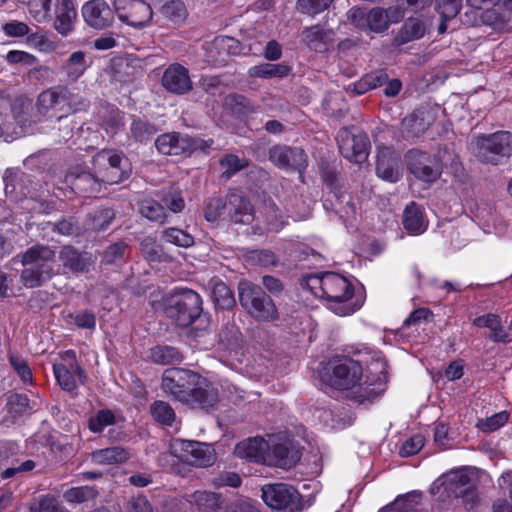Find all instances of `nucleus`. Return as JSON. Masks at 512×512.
Returning <instances> with one entry per match:
<instances>
[{
  "label": "nucleus",
  "mask_w": 512,
  "mask_h": 512,
  "mask_svg": "<svg viewBox=\"0 0 512 512\" xmlns=\"http://www.w3.org/2000/svg\"><path fill=\"white\" fill-rule=\"evenodd\" d=\"M161 387L173 399L192 409L208 411L219 401L218 389L206 378L187 369H166Z\"/></svg>",
  "instance_id": "nucleus-1"
},
{
  "label": "nucleus",
  "mask_w": 512,
  "mask_h": 512,
  "mask_svg": "<svg viewBox=\"0 0 512 512\" xmlns=\"http://www.w3.org/2000/svg\"><path fill=\"white\" fill-rule=\"evenodd\" d=\"M308 285L316 296L327 301L328 308L336 315L347 316L359 309V306L353 302L352 283L338 273L325 272L310 276Z\"/></svg>",
  "instance_id": "nucleus-2"
},
{
  "label": "nucleus",
  "mask_w": 512,
  "mask_h": 512,
  "mask_svg": "<svg viewBox=\"0 0 512 512\" xmlns=\"http://www.w3.org/2000/svg\"><path fill=\"white\" fill-rule=\"evenodd\" d=\"M18 257L25 266L20 280L26 288L40 287L56 274V252L47 245L36 244Z\"/></svg>",
  "instance_id": "nucleus-3"
},
{
  "label": "nucleus",
  "mask_w": 512,
  "mask_h": 512,
  "mask_svg": "<svg viewBox=\"0 0 512 512\" xmlns=\"http://www.w3.org/2000/svg\"><path fill=\"white\" fill-rule=\"evenodd\" d=\"M238 294L241 306L256 320L268 322L279 318L274 301L260 286L241 281Z\"/></svg>",
  "instance_id": "nucleus-4"
},
{
  "label": "nucleus",
  "mask_w": 512,
  "mask_h": 512,
  "mask_svg": "<svg viewBox=\"0 0 512 512\" xmlns=\"http://www.w3.org/2000/svg\"><path fill=\"white\" fill-rule=\"evenodd\" d=\"M201 312V298L199 294L190 289H184L165 301V315L179 327L190 326Z\"/></svg>",
  "instance_id": "nucleus-5"
},
{
  "label": "nucleus",
  "mask_w": 512,
  "mask_h": 512,
  "mask_svg": "<svg viewBox=\"0 0 512 512\" xmlns=\"http://www.w3.org/2000/svg\"><path fill=\"white\" fill-rule=\"evenodd\" d=\"M473 154L482 162L497 164L501 157L508 156L512 150L511 135L498 131L491 135L474 137L470 142Z\"/></svg>",
  "instance_id": "nucleus-6"
},
{
  "label": "nucleus",
  "mask_w": 512,
  "mask_h": 512,
  "mask_svg": "<svg viewBox=\"0 0 512 512\" xmlns=\"http://www.w3.org/2000/svg\"><path fill=\"white\" fill-rule=\"evenodd\" d=\"M126 157L120 151L103 149L92 160L93 171L102 184H117L128 177Z\"/></svg>",
  "instance_id": "nucleus-7"
},
{
  "label": "nucleus",
  "mask_w": 512,
  "mask_h": 512,
  "mask_svg": "<svg viewBox=\"0 0 512 512\" xmlns=\"http://www.w3.org/2000/svg\"><path fill=\"white\" fill-rule=\"evenodd\" d=\"M262 499L270 508L280 512H299L303 508L299 492L285 483L264 485Z\"/></svg>",
  "instance_id": "nucleus-8"
},
{
  "label": "nucleus",
  "mask_w": 512,
  "mask_h": 512,
  "mask_svg": "<svg viewBox=\"0 0 512 512\" xmlns=\"http://www.w3.org/2000/svg\"><path fill=\"white\" fill-rule=\"evenodd\" d=\"M170 452L180 460L198 467L210 466L215 460L212 447L198 441L174 439L170 443Z\"/></svg>",
  "instance_id": "nucleus-9"
},
{
  "label": "nucleus",
  "mask_w": 512,
  "mask_h": 512,
  "mask_svg": "<svg viewBox=\"0 0 512 512\" xmlns=\"http://www.w3.org/2000/svg\"><path fill=\"white\" fill-rule=\"evenodd\" d=\"M269 450H266L265 464L280 468H290L300 459V452L285 435H269Z\"/></svg>",
  "instance_id": "nucleus-10"
},
{
  "label": "nucleus",
  "mask_w": 512,
  "mask_h": 512,
  "mask_svg": "<svg viewBox=\"0 0 512 512\" xmlns=\"http://www.w3.org/2000/svg\"><path fill=\"white\" fill-rule=\"evenodd\" d=\"M336 139L339 151L344 158L354 163H362L367 159L370 141L366 134L354 133L348 128H342Z\"/></svg>",
  "instance_id": "nucleus-11"
},
{
  "label": "nucleus",
  "mask_w": 512,
  "mask_h": 512,
  "mask_svg": "<svg viewBox=\"0 0 512 512\" xmlns=\"http://www.w3.org/2000/svg\"><path fill=\"white\" fill-rule=\"evenodd\" d=\"M473 10H481V20L489 26H502L512 17V0H465Z\"/></svg>",
  "instance_id": "nucleus-12"
},
{
  "label": "nucleus",
  "mask_w": 512,
  "mask_h": 512,
  "mask_svg": "<svg viewBox=\"0 0 512 512\" xmlns=\"http://www.w3.org/2000/svg\"><path fill=\"white\" fill-rule=\"evenodd\" d=\"M114 8L120 21L138 29L147 26L153 17L152 8L143 0H115Z\"/></svg>",
  "instance_id": "nucleus-13"
},
{
  "label": "nucleus",
  "mask_w": 512,
  "mask_h": 512,
  "mask_svg": "<svg viewBox=\"0 0 512 512\" xmlns=\"http://www.w3.org/2000/svg\"><path fill=\"white\" fill-rule=\"evenodd\" d=\"M204 144L203 140L175 132L162 134L155 141V146L161 154L174 156H188L198 149H204Z\"/></svg>",
  "instance_id": "nucleus-14"
},
{
  "label": "nucleus",
  "mask_w": 512,
  "mask_h": 512,
  "mask_svg": "<svg viewBox=\"0 0 512 512\" xmlns=\"http://www.w3.org/2000/svg\"><path fill=\"white\" fill-rule=\"evenodd\" d=\"M407 165L409 171L424 182L436 181L442 172L439 160L435 156L420 150L408 152Z\"/></svg>",
  "instance_id": "nucleus-15"
},
{
  "label": "nucleus",
  "mask_w": 512,
  "mask_h": 512,
  "mask_svg": "<svg viewBox=\"0 0 512 512\" xmlns=\"http://www.w3.org/2000/svg\"><path fill=\"white\" fill-rule=\"evenodd\" d=\"M361 378L362 367L359 362L343 358L335 362L329 382L337 389H351L359 384Z\"/></svg>",
  "instance_id": "nucleus-16"
},
{
  "label": "nucleus",
  "mask_w": 512,
  "mask_h": 512,
  "mask_svg": "<svg viewBox=\"0 0 512 512\" xmlns=\"http://www.w3.org/2000/svg\"><path fill=\"white\" fill-rule=\"evenodd\" d=\"M38 113L47 118L61 120L66 115L64 85H57L41 92L37 99Z\"/></svg>",
  "instance_id": "nucleus-17"
},
{
  "label": "nucleus",
  "mask_w": 512,
  "mask_h": 512,
  "mask_svg": "<svg viewBox=\"0 0 512 512\" xmlns=\"http://www.w3.org/2000/svg\"><path fill=\"white\" fill-rule=\"evenodd\" d=\"M115 13L105 0H90L82 6L84 21L88 26L97 30L111 27Z\"/></svg>",
  "instance_id": "nucleus-18"
},
{
  "label": "nucleus",
  "mask_w": 512,
  "mask_h": 512,
  "mask_svg": "<svg viewBox=\"0 0 512 512\" xmlns=\"http://www.w3.org/2000/svg\"><path fill=\"white\" fill-rule=\"evenodd\" d=\"M269 159L279 168L301 170L306 167L307 158L300 148L276 145L269 150Z\"/></svg>",
  "instance_id": "nucleus-19"
},
{
  "label": "nucleus",
  "mask_w": 512,
  "mask_h": 512,
  "mask_svg": "<svg viewBox=\"0 0 512 512\" xmlns=\"http://www.w3.org/2000/svg\"><path fill=\"white\" fill-rule=\"evenodd\" d=\"M33 110L34 106L30 100L18 99L15 101L12 107V113L9 117V120L13 123L17 131L14 138L28 132L33 124L41 121L43 116L38 112L34 116L31 115Z\"/></svg>",
  "instance_id": "nucleus-20"
},
{
  "label": "nucleus",
  "mask_w": 512,
  "mask_h": 512,
  "mask_svg": "<svg viewBox=\"0 0 512 512\" xmlns=\"http://www.w3.org/2000/svg\"><path fill=\"white\" fill-rule=\"evenodd\" d=\"M161 82L167 91L177 95H183L192 90L189 71L180 64L170 65L164 71Z\"/></svg>",
  "instance_id": "nucleus-21"
},
{
  "label": "nucleus",
  "mask_w": 512,
  "mask_h": 512,
  "mask_svg": "<svg viewBox=\"0 0 512 512\" xmlns=\"http://www.w3.org/2000/svg\"><path fill=\"white\" fill-rule=\"evenodd\" d=\"M53 371L60 387L67 392H75L78 384H84L87 375L78 362L72 365L54 364Z\"/></svg>",
  "instance_id": "nucleus-22"
},
{
  "label": "nucleus",
  "mask_w": 512,
  "mask_h": 512,
  "mask_svg": "<svg viewBox=\"0 0 512 512\" xmlns=\"http://www.w3.org/2000/svg\"><path fill=\"white\" fill-rule=\"evenodd\" d=\"M399 155L390 147H381L378 150L376 174L385 181L395 183L400 179Z\"/></svg>",
  "instance_id": "nucleus-23"
},
{
  "label": "nucleus",
  "mask_w": 512,
  "mask_h": 512,
  "mask_svg": "<svg viewBox=\"0 0 512 512\" xmlns=\"http://www.w3.org/2000/svg\"><path fill=\"white\" fill-rule=\"evenodd\" d=\"M267 442L262 437L245 439L235 446L234 454L241 459L265 464L266 450H269Z\"/></svg>",
  "instance_id": "nucleus-24"
},
{
  "label": "nucleus",
  "mask_w": 512,
  "mask_h": 512,
  "mask_svg": "<svg viewBox=\"0 0 512 512\" xmlns=\"http://www.w3.org/2000/svg\"><path fill=\"white\" fill-rule=\"evenodd\" d=\"M434 121L428 110H417L405 117L401 123V132L405 138H415L423 135Z\"/></svg>",
  "instance_id": "nucleus-25"
},
{
  "label": "nucleus",
  "mask_w": 512,
  "mask_h": 512,
  "mask_svg": "<svg viewBox=\"0 0 512 512\" xmlns=\"http://www.w3.org/2000/svg\"><path fill=\"white\" fill-rule=\"evenodd\" d=\"M227 211L230 220L235 224L249 225L254 220V209L242 195L231 193L227 197Z\"/></svg>",
  "instance_id": "nucleus-26"
},
{
  "label": "nucleus",
  "mask_w": 512,
  "mask_h": 512,
  "mask_svg": "<svg viewBox=\"0 0 512 512\" xmlns=\"http://www.w3.org/2000/svg\"><path fill=\"white\" fill-rule=\"evenodd\" d=\"M66 180L75 191L89 197L99 193L102 186V182L96 177L94 171L92 173L86 171L71 172L67 175Z\"/></svg>",
  "instance_id": "nucleus-27"
},
{
  "label": "nucleus",
  "mask_w": 512,
  "mask_h": 512,
  "mask_svg": "<svg viewBox=\"0 0 512 512\" xmlns=\"http://www.w3.org/2000/svg\"><path fill=\"white\" fill-rule=\"evenodd\" d=\"M128 449L121 446H112L98 449L91 453V460L97 465H117L130 459Z\"/></svg>",
  "instance_id": "nucleus-28"
},
{
  "label": "nucleus",
  "mask_w": 512,
  "mask_h": 512,
  "mask_svg": "<svg viewBox=\"0 0 512 512\" xmlns=\"http://www.w3.org/2000/svg\"><path fill=\"white\" fill-rule=\"evenodd\" d=\"M77 16L72 0H62L56 9L55 29L62 35H67L73 28Z\"/></svg>",
  "instance_id": "nucleus-29"
},
{
  "label": "nucleus",
  "mask_w": 512,
  "mask_h": 512,
  "mask_svg": "<svg viewBox=\"0 0 512 512\" xmlns=\"http://www.w3.org/2000/svg\"><path fill=\"white\" fill-rule=\"evenodd\" d=\"M403 226L411 235H419L426 230L427 224L423 214L415 202H411L403 213Z\"/></svg>",
  "instance_id": "nucleus-30"
},
{
  "label": "nucleus",
  "mask_w": 512,
  "mask_h": 512,
  "mask_svg": "<svg viewBox=\"0 0 512 512\" xmlns=\"http://www.w3.org/2000/svg\"><path fill=\"white\" fill-rule=\"evenodd\" d=\"M115 218V212L111 208H98L88 213L85 220L87 230L93 232L105 231Z\"/></svg>",
  "instance_id": "nucleus-31"
},
{
  "label": "nucleus",
  "mask_w": 512,
  "mask_h": 512,
  "mask_svg": "<svg viewBox=\"0 0 512 512\" xmlns=\"http://www.w3.org/2000/svg\"><path fill=\"white\" fill-rule=\"evenodd\" d=\"M59 258L63 266L74 273L85 272L90 266L89 259L70 246L60 251Z\"/></svg>",
  "instance_id": "nucleus-32"
},
{
  "label": "nucleus",
  "mask_w": 512,
  "mask_h": 512,
  "mask_svg": "<svg viewBox=\"0 0 512 512\" xmlns=\"http://www.w3.org/2000/svg\"><path fill=\"white\" fill-rule=\"evenodd\" d=\"M426 28L423 22L417 18H409L406 20L394 41L397 45L420 39L425 34Z\"/></svg>",
  "instance_id": "nucleus-33"
},
{
  "label": "nucleus",
  "mask_w": 512,
  "mask_h": 512,
  "mask_svg": "<svg viewBox=\"0 0 512 512\" xmlns=\"http://www.w3.org/2000/svg\"><path fill=\"white\" fill-rule=\"evenodd\" d=\"M158 132L157 127L146 119L133 117L130 124V137L139 143L150 141Z\"/></svg>",
  "instance_id": "nucleus-34"
},
{
  "label": "nucleus",
  "mask_w": 512,
  "mask_h": 512,
  "mask_svg": "<svg viewBox=\"0 0 512 512\" xmlns=\"http://www.w3.org/2000/svg\"><path fill=\"white\" fill-rule=\"evenodd\" d=\"M87 67L86 54L83 51H75L69 56L63 70L69 82H76L84 74Z\"/></svg>",
  "instance_id": "nucleus-35"
},
{
  "label": "nucleus",
  "mask_w": 512,
  "mask_h": 512,
  "mask_svg": "<svg viewBox=\"0 0 512 512\" xmlns=\"http://www.w3.org/2000/svg\"><path fill=\"white\" fill-rule=\"evenodd\" d=\"M12 107L10 100L0 95V137H3L5 141L14 139L15 133H17L13 123L9 120L8 112H12Z\"/></svg>",
  "instance_id": "nucleus-36"
},
{
  "label": "nucleus",
  "mask_w": 512,
  "mask_h": 512,
  "mask_svg": "<svg viewBox=\"0 0 512 512\" xmlns=\"http://www.w3.org/2000/svg\"><path fill=\"white\" fill-rule=\"evenodd\" d=\"M189 502L204 511H216L221 506V497L214 492L195 491L190 495Z\"/></svg>",
  "instance_id": "nucleus-37"
},
{
  "label": "nucleus",
  "mask_w": 512,
  "mask_h": 512,
  "mask_svg": "<svg viewBox=\"0 0 512 512\" xmlns=\"http://www.w3.org/2000/svg\"><path fill=\"white\" fill-rule=\"evenodd\" d=\"M150 357L153 362L161 365L177 364L182 361V354L171 346H156L151 349Z\"/></svg>",
  "instance_id": "nucleus-38"
},
{
  "label": "nucleus",
  "mask_w": 512,
  "mask_h": 512,
  "mask_svg": "<svg viewBox=\"0 0 512 512\" xmlns=\"http://www.w3.org/2000/svg\"><path fill=\"white\" fill-rule=\"evenodd\" d=\"M150 412L156 422L167 426H171L176 417L175 411L171 405L161 400L151 404Z\"/></svg>",
  "instance_id": "nucleus-39"
},
{
  "label": "nucleus",
  "mask_w": 512,
  "mask_h": 512,
  "mask_svg": "<svg viewBox=\"0 0 512 512\" xmlns=\"http://www.w3.org/2000/svg\"><path fill=\"white\" fill-rule=\"evenodd\" d=\"M212 298L216 306L221 309H229L235 304V298L231 289L223 282L214 285Z\"/></svg>",
  "instance_id": "nucleus-40"
},
{
  "label": "nucleus",
  "mask_w": 512,
  "mask_h": 512,
  "mask_svg": "<svg viewBox=\"0 0 512 512\" xmlns=\"http://www.w3.org/2000/svg\"><path fill=\"white\" fill-rule=\"evenodd\" d=\"M64 94L66 104V115L84 111L89 107L90 102L88 99L80 95L78 92L69 89L67 86H64Z\"/></svg>",
  "instance_id": "nucleus-41"
},
{
  "label": "nucleus",
  "mask_w": 512,
  "mask_h": 512,
  "mask_svg": "<svg viewBox=\"0 0 512 512\" xmlns=\"http://www.w3.org/2000/svg\"><path fill=\"white\" fill-rule=\"evenodd\" d=\"M140 213L151 221L164 223L166 220L164 207L152 199H146L141 202Z\"/></svg>",
  "instance_id": "nucleus-42"
},
{
  "label": "nucleus",
  "mask_w": 512,
  "mask_h": 512,
  "mask_svg": "<svg viewBox=\"0 0 512 512\" xmlns=\"http://www.w3.org/2000/svg\"><path fill=\"white\" fill-rule=\"evenodd\" d=\"M471 476L467 470L461 469L453 471L447 475V488L455 496L461 489L472 487Z\"/></svg>",
  "instance_id": "nucleus-43"
},
{
  "label": "nucleus",
  "mask_w": 512,
  "mask_h": 512,
  "mask_svg": "<svg viewBox=\"0 0 512 512\" xmlns=\"http://www.w3.org/2000/svg\"><path fill=\"white\" fill-rule=\"evenodd\" d=\"M161 13L174 23H181L187 17L186 7L180 0H171L165 3L161 8Z\"/></svg>",
  "instance_id": "nucleus-44"
},
{
  "label": "nucleus",
  "mask_w": 512,
  "mask_h": 512,
  "mask_svg": "<svg viewBox=\"0 0 512 512\" xmlns=\"http://www.w3.org/2000/svg\"><path fill=\"white\" fill-rule=\"evenodd\" d=\"M367 27L376 33L383 32L388 29L387 13L381 7H375L368 12Z\"/></svg>",
  "instance_id": "nucleus-45"
},
{
  "label": "nucleus",
  "mask_w": 512,
  "mask_h": 512,
  "mask_svg": "<svg viewBox=\"0 0 512 512\" xmlns=\"http://www.w3.org/2000/svg\"><path fill=\"white\" fill-rule=\"evenodd\" d=\"M98 492L91 486L73 487L67 490L64 494L65 499L71 503H83L93 500Z\"/></svg>",
  "instance_id": "nucleus-46"
},
{
  "label": "nucleus",
  "mask_w": 512,
  "mask_h": 512,
  "mask_svg": "<svg viewBox=\"0 0 512 512\" xmlns=\"http://www.w3.org/2000/svg\"><path fill=\"white\" fill-rule=\"evenodd\" d=\"M115 416L108 409L99 410L94 416L90 417L88 426L94 433L102 432L107 426L113 425Z\"/></svg>",
  "instance_id": "nucleus-47"
},
{
  "label": "nucleus",
  "mask_w": 512,
  "mask_h": 512,
  "mask_svg": "<svg viewBox=\"0 0 512 512\" xmlns=\"http://www.w3.org/2000/svg\"><path fill=\"white\" fill-rule=\"evenodd\" d=\"M163 238L168 243L184 248L194 244V238L184 230L178 228H168L164 230Z\"/></svg>",
  "instance_id": "nucleus-48"
},
{
  "label": "nucleus",
  "mask_w": 512,
  "mask_h": 512,
  "mask_svg": "<svg viewBox=\"0 0 512 512\" xmlns=\"http://www.w3.org/2000/svg\"><path fill=\"white\" fill-rule=\"evenodd\" d=\"M509 415L502 411L485 419H479L476 427L484 433H491L502 427L508 421Z\"/></svg>",
  "instance_id": "nucleus-49"
},
{
  "label": "nucleus",
  "mask_w": 512,
  "mask_h": 512,
  "mask_svg": "<svg viewBox=\"0 0 512 512\" xmlns=\"http://www.w3.org/2000/svg\"><path fill=\"white\" fill-rule=\"evenodd\" d=\"M462 7V0H437L436 9L444 20L453 19Z\"/></svg>",
  "instance_id": "nucleus-50"
},
{
  "label": "nucleus",
  "mask_w": 512,
  "mask_h": 512,
  "mask_svg": "<svg viewBox=\"0 0 512 512\" xmlns=\"http://www.w3.org/2000/svg\"><path fill=\"white\" fill-rule=\"evenodd\" d=\"M29 512H62V509L54 497L45 495L30 506Z\"/></svg>",
  "instance_id": "nucleus-51"
},
{
  "label": "nucleus",
  "mask_w": 512,
  "mask_h": 512,
  "mask_svg": "<svg viewBox=\"0 0 512 512\" xmlns=\"http://www.w3.org/2000/svg\"><path fill=\"white\" fill-rule=\"evenodd\" d=\"M333 0H298L297 5L302 13L316 15L326 10Z\"/></svg>",
  "instance_id": "nucleus-52"
},
{
  "label": "nucleus",
  "mask_w": 512,
  "mask_h": 512,
  "mask_svg": "<svg viewBox=\"0 0 512 512\" xmlns=\"http://www.w3.org/2000/svg\"><path fill=\"white\" fill-rule=\"evenodd\" d=\"M220 165L225 169L223 174L229 178L234 173L245 168L247 162L244 159H239L236 155L228 154L220 160Z\"/></svg>",
  "instance_id": "nucleus-53"
},
{
  "label": "nucleus",
  "mask_w": 512,
  "mask_h": 512,
  "mask_svg": "<svg viewBox=\"0 0 512 512\" xmlns=\"http://www.w3.org/2000/svg\"><path fill=\"white\" fill-rule=\"evenodd\" d=\"M227 210V201L221 198H212L206 205L205 218L209 222L216 221Z\"/></svg>",
  "instance_id": "nucleus-54"
},
{
  "label": "nucleus",
  "mask_w": 512,
  "mask_h": 512,
  "mask_svg": "<svg viewBox=\"0 0 512 512\" xmlns=\"http://www.w3.org/2000/svg\"><path fill=\"white\" fill-rule=\"evenodd\" d=\"M127 245L124 242H117L105 249L102 261L106 264H113L124 257Z\"/></svg>",
  "instance_id": "nucleus-55"
},
{
  "label": "nucleus",
  "mask_w": 512,
  "mask_h": 512,
  "mask_svg": "<svg viewBox=\"0 0 512 512\" xmlns=\"http://www.w3.org/2000/svg\"><path fill=\"white\" fill-rule=\"evenodd\" d=\"M10 363H11L12 367L14 368V370L19 375V377L21 378V380L25 384L32 383V380H33L32 372H31V369L29 368L27 362L24 359H22L18 356L11 355Z\"/></svg>",
  "instance_id": "nucleus-56"
},
{
  "label": "nucleus",
  "mask_w": 512,
  "mask_h": 512,
  "mask_svg": "<svg viewBox=\"0 0 512 512\" xmlns=\"http://www.w3.org/2000/svg\"><path fill=\"white\" fill-rule=\"evenodd\" d=\"M424 446V438L421 435H414L406 440L400 448L399 454L402 457H409L418 453Z\"/></svg>",
  "instance_id": "nucleus-57"
},
{
  "label": "nucleus",
  "mask_w": 512,
  "mask_h": 512,
  "mask_svg": "<svg viewBox=\"0 0 512 512\" xmlns=\"http://www.w3.org/2000/svg\"><path fill=\"white\" fill-rule=\"evenodd\" d=\"M162 202L167 206V208L174 212L178 213L183 210L185 206V202L181 193L178 191H171L163 195Z\"/></svg>",
  "instance_id": "nucleus-58"
},
{
  "label": "nucleus",
  "mask_w": 512,
  "mask_h": 512,
  "mask_svg": "<svg viewBox=\"0 0 512 512\" xmlns=\"http://www.w3.org/2000/svg\"><path fill=\"white\" fill-rule=\"evenodd\" d=\"M7 405L11 413L20 415L27 410L29 399L24 394H12L8 399Z\"/></svg>",
  "instance_id": "nucleus-59"
},
{
  "label": "nucleus",
  "mask_w": 512,
  "mask_h": 512,
  "mask_svg": "<svg viewBox=\"0 0 512 512\" xmlns=\"http://www.w3.org/2000/svg\"><path fill=\"white\" fill-rule=\"evenodd\" d=\"M127 512H154L152 505L144 495L132 497L127 505Z\"/></svg>",
  "instance_id": "nucleus-60"
},
{
  "label": "nucleus",
  "mask_w": 512,
  "mask_h": 512,
  "mask_svg": "<svg viewBox=\"0 0 512 512\" xmlns=\"http://www.w3.org/2000/svg\"><path fill=\"white\" fill-rule=\"evenodd\" d=\"M2 29L9 37H22L27 35L30 31L26 23L19 21L7 22L3 25Z\"/></svg>",
  "instance_id": "nucleus-61"
},
{
  "label": "nucleus",
  "mask_w": 512,
  "mask_h": 512,
  "mask_svg": "<svg viewBox=\"0 0 512 512\" xmlns=\"http://www.w3.org/2000/svg\"><path fill=\"white\" fill-rule=\"evenodd\" d=\"M36 466V463L33 460H25L20 464H14L13 466L6 468L2 473L1 477L3 479H9L14 477L18 473H25L33 470Z\"/></svg>",
  "instance_id": "nucleus-62"
},
{
  "label": "nucleus",
  "mask_w": 512,
  "mask_h": 512,
  "mask_svg": "<svg viewBox=\"0 0 512 512\" xmlns=\"http://www.w3.org/2000/svg\"><path fill=\"white\" fill-rule=\"evenodd\" d=\"M473 324L477 327H486L491 331H501L500 319L496 314H486L474 319Z\"/></svg>",
  "instance_id": "nucleus-63"
},
{
  "label": "nucleus",
  "mask_w": 512,
  "mask_h": 512,
  "mask_svg": "<svg viewBox=\"0 0 512 512\" xmlns=\"http://www.w3.org/2000/svg\"><path fill=\"white\" fill-rule=\"evenodd\" d=\"M457 498H461L467 510H472L478 503V495L474 486L459 490Z\"/></svg>",
  "instance_id": "nucleus-64"
}]
</instances>
